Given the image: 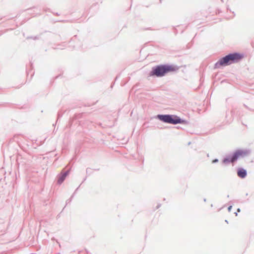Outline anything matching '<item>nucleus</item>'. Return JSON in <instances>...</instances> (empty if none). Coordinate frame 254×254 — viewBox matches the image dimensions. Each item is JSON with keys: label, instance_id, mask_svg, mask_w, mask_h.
Wrapping results in <instances>:
<instances>
[{"label": "nucleus", "instance_id": "f257e3e1", "mask_svg": "<svg viewBox=\"0 0 254 254\" xmlns=\"http://www.w3.org/2000/svg\"><path fill=\"white\" fill-rule=\"evenodd\" d=\"M242 58V56L237 53L229 54L220 59L215 64V68H218L220 66H226L238 62Z\"/></svg>", "mask_w": 254, "mask_h": 254}, {"label": "nucleus", "instance_id": "f03ea898", "mask_svg": "<svg viewBox=\"0 0 254 254\" xmlns=\"http://www.w3.org/2000/svg\"><path fill=\"white\" fill-rule=\"evenodd\" d=\"M176 67L171 65H161L156 66L153 69L152 75L160 77L164 76L166 73L175 71Z\"/></svg>", "mask_w": 254, "mask_h": 254}, {"label": "nucleus", "instance_id": "7ed1b4c3", "mask_svg": "<svg viewBox=\"0 0 254 254\" xmlns=\"http://www.w3.org/2000/svg\"><path fill=\"white\" fill-rule=\"evenodd\" d=\"M158 118L165 123L174 125L183 123L181 119L174 115H158Z\"/></svg>", "mask_w": 254, "mask_h": 254}, {"label": "nucleus", "instance_id": "20e7f679", "mask_svg": "<svg viewBox=\"0 0 254 254\" xmlns=\"http://www.w3.org/2000/svg\"><path fill=\"white\" fill-rule=\"evenodd\" d=\"M246 154V152L242 151V150H237L233 154L231 159V162H234L236 161L238 158L240 157L243 156Z\"/></svg>", "mask_w": 254, "mask_h": 254}, {"label": "nucleus", "instance_id": "39448f33", "mask_svg": "<svg viewBox=\"0 0 254 254\" xmlns=\"http://www.w3.org/2000/svg\"><path fill=\"white\" fill-rule=\"evenodd\" d=\"M238 176L241 178H244L247 176V172L244 169H239L237 172Z\"/></svg>", "mask_w": 254, "mask_h": 254}, {"label": "nucleus", "instance_id": "423d86ee", "mask_svg": "<svg viewBox=\"0 0 254 254\" xmlns=\"http://www.w3.org/2000/svg\"><path fill=\"white\" fill-rule=\"evenodd\" d=\"M67 176V173L63 174L58 180V183L60 184L63 182Z\"/></svg>", "mask_w": 254, "mask_h": 254}, {"label": "nucleus", "instance_id": "0eeeda50", "mask_svg": "<svg viewBox=\"0 0 254 254\" xmlns=\"http://www.w3.org/2000/svg\"><path fill=\"white\" fill-rule=\"evenodd\" d=\"M229 162H231V160L230 161L228 159H225L223 160V162L225 163H226Z\"/></svg>", "mask_w": 254, "mask_h": 254}, {"label": "nucleus", "instance_id": "6e6552de", "mask_svg": "<svg viewBox=\"0 0 254 254\" xmlns=\"http://www.w3.org/2000/svg\"><path fill=\"white\" fill-rule=\"evenodd\" d=\"M217 160H214L213 162H217Z\"/></svg>", "mask_w": 254, "mask_h": 254}]
</instances>
